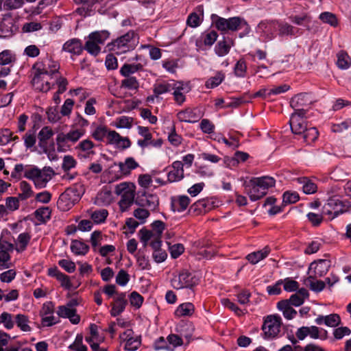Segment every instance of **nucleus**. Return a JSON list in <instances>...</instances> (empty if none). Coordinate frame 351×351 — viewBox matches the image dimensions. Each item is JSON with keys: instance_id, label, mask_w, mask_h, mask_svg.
I'll use <instances>...</instances> for the list:
<instances>
[{"instance_id": "obj_45", "label": "nucleus", "mask_w": 351, "mask_h": 351, "mask_svg": "<svg viewBox=\"0 0 351 351\" xmlns=\"http://www.w3.org/2000/svg\"><path fill=\"white\" fill-rule=\"evenodd\" d=\"M319 132L316 128L312 127L310 128H306L305 132L302 134V136L304 141L307 144H311L315 141L318 138Z\"/></svg>"}, {"instance_id": "obj_8", "label": "nucleus", "mask_w": 351, "mask_h": 351, "mask_svg": "<svg viewBox=\"0 0 351 351\" xmlns=\"http://www.w3.org/2000/svg\"><path fill=\"white\" fill-rule=\"evenodd\" d=\"M194 330L192 322L188 319H177V347L189 344Z\"/></svg>"}, {"instance_id": "obj_13", "label": "nucleus", "mask_w": 351, "mask_h": 351, "mask_svg": "<svg viewBox=\"0 0 351 351\" xmlns=\"http://www.w3.org/2000/svg\"><path fill=\"white\" fill-rule=\"evenodd\" d=\"M344 207L345 206L340 199L333 197L328 199L324 204L322 213L330 215L332 217V219H334L345 211Z\"/></svg>"}, {"instance_id": "obj_63", "label": "nucleus", "mask_w": 351, "mask_h": 351, "mask_svg": "<svg viewBox=\"0 0 351 351\" xmlns=\"http://www.w3.org/2000/svg\"><path fill=\"white\" fill-rule=\"evenodd\" d=\"M250 158L249 154L247 152L237 151L232 159H230V162L232 163V166H237L239 162H245Z\"/></svg>"}, {"instance_id": "obj_14", "label": "nucleus", "mask_w": 351, "mask_h": 351, "mask_svg": "<svg viewBox=\"0 0 351 351\" xmlns=\"http://www.w3.org/2000/svg\"><path fill=\"white\" fill-rule=\"evenodd\" d=\"M53 313L54 305L51 302L43 304L40 313L42 317V324L44 326H52L60 322L58 317L53 315Z\"/></svg>"}, {"instance_id": "obj_42", "label": "nucleus", "mask_w": 351, "mask_h": 351, "mask_svg": "<svg viewBox=\"0 0 351 351\" xmlns=\"http://www.w3.org/2000/svg\"><path fill=\"white\" fill-rule=\"evenodd\" d=\"M224 78V73L222 71H217L215 76L210 77L206 80L205 86L207 88H214L218 86L223 81Z\"/></svg>"}, {"instance_id": "obj_47", "label": "nucleus", "mask_w": 351, "mask_h": 351, "mask_svg": "<svg viewBox=\"0 0 351 351\" xmlns=\"http://www.w3.org/2000/svg\"><path fill=\"white\" fill-rule=\"evenodd\" d=\"M300 183L303 184V192L306 194H313L317 191V185L306 177L298 178Z\"/></svg>"}, {"instance_id": "obj_21", "label": "nucleus", "mask_w": 351, "mask_h": 351, "mask_svg": "<svg viewBox=\"0 0 351 351\" xmlns=\"http://www.w3.org/2000/svg\"><path fill=\"white\" fill-rule=\"evenodd\" d=\"M127 300L125 299V293H117L114 302L111 304L112 308L110 310V315L112 317H117L123 313L127 305Z\"/></svg>"}, {"instance_id": "obj_29", "label": "nucleus", "mask_w": 351, "mask_h": 351, "mask_svg": "<svg viewBox=\"0 0 351 351\" xmlns=\"http://www.w3.org/2000/svg\"><path fill=\"white\" fill-rule=\"evenodd\" d=\"M231 43L232 40L230 38L223 37V39L219 40L215 46V53L219 57L227 55L230 52Z\"/></svg>"}, {"instance_id": "obj_60", "label": "nucleus", "mask_w": 351, "mask_h": 351, "mask_svg": "<svg viewBox=\"0 0 351 351\" xmlns=\"http://www.w3.org/2000/svg\"><path fill=\"white\" fill-rule=\"evenodd\" d=\"M84 49L86 50L90 54L96 56L100 53L101 47L97 43L88 38Z\"/></svg>"}, {"instance_id": "obj_11", "label": "nucleus", "mask_w": 351, "mask_h": 351, "mask_svg": "<svg viewBox=\"0 0 351 351\" xmlns=\"http://www.w3.org/2000/svg\"><path fill=\"white\" fill-rule=\"evenodd\" d=\"M52 80L50 75L41 71L39 66L35 69L32 83L36 90L41 92H47L51 89V85L53 84Z\"/></svg>"}, {"instance_id": "obj_23", "label": "nucleus", "mask_w": 351, "mask_h": 351, "mask_svg": "<svg viewBox=\"0 0 351 351\" xmlns=\"http://www.w3.org/2000/svg\"><path fill=\"white\" fill-rule=\"evenodd\" d=\"M330 266V261L327 259H319L310 265L309 270H314L315 277H322L328 273Z\"/></svg>"}, {"instance_id": "obj_12", "label": "nucleus", "mask_w": 351, "mask_h": 351, "mask_svg": "<svg viewBox=\"0 0 351 351\" xmlns=\"http://www.w3.org/2000/svg\"><path fill=\"white\" fill-rule=\"evenodd\" d=\"M141 242L144 247L149 245L154 250L160 248L161 237L145 228L141 229L138 232Z\"/></svg>"}, {"instance_id": "obj_35", "label": "nucleus", "mask_w": 351, "mask_h": 351, "mask_svg": "<svg viewBox=\"0 0 351 351\" xmlns=\"http://www.w3.org/2000/svg\"><path fill=\"white\" fill-rule=\"evenodd\" d=\"M195 306L192 302H184L177 306L178 317H191L195 312Z\"/></svg>"}, {"instance_id": "obj_59", "label": "nucleus", "mask_w": 351, "mask_h": 351, "mask_svg": "<svg viewBox=\"0 0 351 351\" xmlns=\"http://www.w3.org/2000/svg\"><path fill=\"white\" fill-rule=\"evenodd\" d=\"M141 344V338L136 335L130 340L124 343V349L127 351H135Z\"/></svg>"}, {"instance_id": "obj_18", "label": "nucleus", "mask_w": 351, "mask_h": 351, "mask_svg": "<svg viewBox=\"0 0 351 351\" xmlns=\"http://www.w3.org/2000/svg\"><path fill=\"white\" fill-rule=\"evenodd\" d=\"M57 314L60 317L68 318L73 324H77L80 322V316L71 304L58 306Z\"/></svg>"}, {"instance_id": "obj_3", "label": "nucleus", "mask_w": 351, "mask_h": 351, "mask_svg": "<svg viewBox=\"0 0 351 351\" xmlns=\"http://www.w3.org/2000/svg\"><path fill=\"white\" fill-rule=\"evenodd\" d=\"M135 185L130 182H121L115 186L114 193L117 195L121 196L119 206L122 213L128 210L133 204L135 197Z\"/></svg>"}, {"instance_id": "obj_30", "label": "nucleus", "mask_w": 351, "mask_h": 351, "mask_svg": "<svg viewBox=\"0 0 351 351\" xmlns=\"http://www.w3.org/2000/svg\"><path fill=\"white\" fill-rule=\"evenodd\" d=\"M112 199V192L107 189H104L97 193L95 204L98 206H107L111 204Z\"/></svg>"}, {"instance_id": "obj_36", "label": "nucleus", "mask_w": 351, "mask_h": 351, "mask_svg": "<svg viewBox=\"0 0 351 351\" xmlns=\"http://www.w3.org/2000/svg\"><path fill=\"white\" fill-rule=\"evenodd\" d=\"M59 64L51 60H49L47 63H45L43 67H40V70L49 74L52 79L59 74Z\"/></svg>"}, {"instance_id": "obj_64", "label": "nucleus", "mask_w": 351, "mask_h": 351, "mask_svg": "<svg viewBox=\"0 0 351 351\" xmlns=\"http://www.w3.org/2000/svg\"><path fill=\"white\" fill-rule=\"evenodd\" d=\"M69 348L74 351H87V347L83 344V336L77 334L74 342L69 346Z\"/></svg>"}, {"instance_id": "obj_52", "label": "nucleus", "mask_w": 351, "mask_h": 351, "mask_svg": "<svg viewBox=\"0 0 351 351\" xmlns=\"http://www.w3.org/2000/svg\"><path fill=\"white\" fill-rule=\"evenodd\" d=\"M142 69L141 64H125L120 69L121 74L124 77H130L131 74H133Z\"/></svg>"}, {"instance_id": "obj_27", "label": "nucleus", "mask_w": 351, "mask_h": 351, "mask_svg": "<svg viewBox=\"0 0 351 351\" xmlns=\"http://www.w3.org/2000/svg\"><path fill=\"white\" fill-rule=\"evenodd\" d=\"M304 94H298L291 101V106L295 108L294 112L292 113L291 116H296L300 119H304L306 117V110L303 108H299V107L303 105Z\"/></svg>"}, {"instance_id": "obj_17", "label": "nucleus", "mask_w": 351, "mask_h": 351, "mask_svg": "<svg viewBox=\"0 0 351 351\" xmlns=\"http://www.w3.org/2000/svg\"><path fill=\"white\" fill-rule=\"evenodd\" d=\"M241 28H244V31L245 32V34H248L250 31V27L244 19L239 16H234L226 19V32H234Z\"/></svg>"}, {"instance_id": "obj_2", "label": "nucleus", "mask_w": 351, "mask_h": 351, "mask_svg": "<svg viewBox=\"0 0 351 351\" xmlns=\"http://www.w3.org/2000/svg\"><path fill=\"white\" fill-rule=\"evenodd\" d=\"M85 134V128H77L74 126L66 133L60 132L56 138L58 152H66L71 150L73 145Z\"/></svg>"}, {"instance_id": "obj_33", "label": "nucleus", "mask_w": 351, "mask_h": 351, "mask_svg": "<svg viewBox=\"0 0 351 351\" xmlns=\"http://www.w3.org/2000/svg\"><path fill=\"white\" fill-rule=\"evenodd\" d=\"M191 90L189 82L177 81V105H181L185 101V94Z\"/></svg>"}, {"instance_id": "obj_6", "label": "nucleus", "mask_w": 351, "mask_h": 351, "mask_svg": "<svg viewBox=\"0 0 351 351\" xmlns=\"http://www.w3.org/2000/svg\"><path fill=\"white\" fill-rule=\"evenodd\" d=\"M136 40L134 32H128L119 37L112 43L108 44V49L117 54H123L133 50L136 46Z\"/></svg>"}, {"instance_id": "obj_48", "label": "nucleus", "mask_w": 351, "mask_h": 351, "mask_svg": "<svg viewBox=\"0 0 351 351\" xmlns=\"http://www.w3.org/2000/svg\"><path fill=\"white\" fill-rule=\"evenodd\" d=\"M109 32L108 31H99L95 32L89 34L88 38L95 41L99 45H102L109 37Z\"/></svg>"}, {"instance_id": "obj_62", "label": "nucleus", "mask_w": 351, "mask_h": 351, "mask_svg": "<svg viewBox=\"0 0 351 351\" xmlns=\"http://www.w3.org/2000/svg\"><path fill=\"white\" fill-rule=\"evenodd\" d=\"M284 290L287 292L296 291L299 288V283L296 280H293L291 278H286L282 279Z\"/></svg>"}, {"instance_id": "obj_34", "label": "nucleus", "mask_w": 351, "mask_h": 351, "mask_svg": "<svg viewBox=\"0 0 351 351\" xmlns=\"http://www.w3.org/2000/svg\"><path fill=\"white\" fill-rule=\"evenodd\" d=\"M275 22H278V20L262 21L258 24V27L267 34L269 39L274 38L276 36V32H278V29L273 27L274 25H271Z\"/></svg>"}, {"instance_id": "obj_49", "label": "nucleus", "mask_w": 351, "mask_h": 351, "mask_svg": "<svg viewBox=\"0 0 351 351\" xmlns=\"http://www.w3.org/2000/svg\"><path fill=\"white\" fill-rule=\"evenodd\" d=\"M121 87L129 90H137L139 87V82L135 77H125L121 81Z\"/></svg>"}, {"instance_id": "obj_31", "label": "nucleus", "mask_w": 351, "mask_h": 351, "mask_svg": "<svg viewBox=\"0 0 351 351\" xmlns=\"http://www.w3.org/2000/svg\"><path fill=\"white\" fill-rule=\"evenodd\" d=\"M270 252V248L268 246L265 247L261 250L252 252L247 255V260L252 265L258 263L260 261L265 258Z\"/></svg>"}, {"instance_id": "obj_25", "label": "nucleus", "mask_w": 351, "mask_h": 351, "mask_svg": "<svg viewBox=\"0 0 351 351\" xmlns=\"http://www.w3.org/2000/svg\"><path fill=\"white\" fill-rule=\"evenodd\" d=\"M154 348L156 350H167L168 351H173L176 348V335H169L167 339L162 337L158 338L154 343Z\"/></svg>"}, {"instance_id": "obj_7", "label": "nucleus", "mask_w": 351, "mask_h": 351, "mask_svg": "<svg viewBox=\"0 0 351 351\" xmlns=\"http://www.w3.org/2000/svg\"><path fill=\"white\" fill-rule=\"evenodd\" d=\"M199 276L195 272L184 269L179 273L178 285L180 287H177V290L186 289L187 297L186 298H194L195 295L194 287L199 284Z\"/></svg>"}, {"instance_id": "obj_56", "label": "nucleus", "mask_w": 351, "mask_h": 351, "mask_svg": "<svg viewBox=\"0 0 351 351\" xmlns=\"http://www.w3.org/2000/svg\"><path fill=\"white\" fill-rule=\"evenodd\" d=\"M104 238H106V237L104 235L101 231L95 230L92 232L90 242L94 250H96L97 247L101 245Z\"/></svg>"}, {"instance_id": "obj_22", "label": "nucleus", "mask_w": 351, "mask_h": 351, "mask_svg": "<svg viewBox=\"0 0 351 351\" xmlns=\"http://www.w3.org/2000/svg\"><path fill=\"white\" fill-rule=\"evenodd\" d=\"M204 19V7L202 5H197L195 10L187 17L186 25L191 27H199Z\"/></svg>"}, {"instance_id": "obj_4", "label": "nucleus", "mask_w": 351, "mask_h": 351, "mask_svg": "<svg viewBox=\"0 0 351 351\" xmlns=\"http://www.w3.org/2000/svg\"><path fill=\"white\" fill-rule=\"evenodd\" d=\"M83 192L82 184H75L67 189L58 200V208L63 211L69 210L80 199Z\"/></svg>"}, {"instance_id": "obj_24", "label": "nucleus", "mask_w": 351, "mask_h": 351, "mask_svg": "<svg viewBox=\"0 0 351 351\" xmlns=\"http://www.w3.org/2000/svg\"><path fill=\"white\" fill-rule=\"evenodd\" d=\"M62 50L73 56H79L84 50L81 40L71 38L67 40L62 46Z\"/></svg>"}, {"instance_id": "obj_61", "label": "nucleus", "mask_w": 351, "mask_h": 351, "mask_svg": "<svg viewBox=\"0 0 351 351\" xmlns=\"http://www.w3.org/2000/svg\"><path fill=\"white\" fill-rule=\"evenodd\" d=\"M300 199L299 194L295 192L286 191L282 195V203L286 206L288 204H291L297 202Z\"/></svg>"}, {"instance_id": "obj_55", "label": "nucleus", "mask_w": 351, "mask_h": 351, "mask_svg": "<svg viewBox=\"0 0 351 351\" xmlns=\"http://www.w3.org/2000/svg\"><path fill=\"white\" fill-rule=\"evenodd\" d=\"M15 60V55L10 50L5 49L0 53V65L10 64Z\"/></svg>"}, {"instance_id": "obj_53", "label": "nucleus", "mask_w": 351, "mask_h": 351, "mask_svg": "<svg viewBox=\"0 0 351 351\" xmlns=\"http://www.w3.org/2000/svg\"><path fill=\"white\" fill-rule=\"evenodd\" d=\"M319 19L324 23H328L332 27L338 25V20L335 14L329 12H324L319 14Z\"/></svg>"}, {"instance_id": "obj_51", "label": "nucleus", "mask_w": 351, "mask_h": 351, "mask_svg": "<svg viewBox=\"0 0 351 351\" xmlns=\"http://www.w3.org/2000/svg\"><path fill=\"white\" fill-rule=\"evenodd\" d=\"M211 24L220 32H226V19L221 17L216 14L210 16Z\"/></svg>"}, {"instance_id": "obj_57", "label": "nucleus", "mask_w": 351, "mask_h": 351, "mask_svg": "<svg viewBox=\"0 0 351 351\" xmlns=\"http://www.w3.org/2000/svg\"><path fill=\"white\" fill-rule=\"evenodd\" d=\"M150 213L149 211L144 208L138 207L133 211V215L138 219L141 224H143L146 222L147 219L149 217Z\"/></svg>"}, {"instance_id": "obj_1", "label": "nucleus", "mask_w": 351, "mask_h": 351, "mask_svg": "<svg viewBox=\"0 0 351 351\" xmlns=\"http://www.w3.org/2000/svg\"><path fill=\"white\" fill-rule=\"evenodd\" d=\"M276 180L270 176L252 178L243 183L244 191L252 202L257 201L267 195L269 188L275 186Z\"/></svg>"}, {"instance_id": "obj_37", "label": "nucleus", "mask_w": 351, "mask_h": 351, "mask_svg": "<svg viewBox=\"0 0 351 351\" xmlns=\"http://www.w3.org/2000/svg\"><path fill=\"white\" fill-rule=\"evenodd\" d=\"M89 215L95 223L100 224L106 221L108 216V211L105 208H101L90 211Z\"/></svg>"}, {"instance_id": "obj_50", "label": "nucleus", "mask_w": 351, "mask_h": 351, "mask_svg": "<svg viewBox=\"0 0 351 351\" xmlns=\"http://www.w3.org/2000/svg\"><path fill=\"white\" fill-rule=\"evenodd\" d=\"M95 147L94 143L89 140L85 139L82 141L77 146L76 149L84 152L86 154L89 155L93 154V148Z\"/></svg>"}, {"instance_id": "obj_58", "label": "nucleus", "mask_w": 351, "mask_h": 351, "mask_svg": "<svg viewBox=\"0 0 351 351\" xmlns=\"http://www.w3.org/2000/svg\"><path fill=\"white\" fill-rule=\"evenodd\" d=\"M133 118L127 116H121L116 119L114 125L117 128L130 129L132 126Z\"/></svg>"}, {"instance_id": "obj_10", "label": "nucleus", "mask_w": 351, "mask_h": 351, "mask_svg": "<svg viewBox=\"0 0 351 351\" xmlns=\"http://www.w3.org/2000/svg\"><path fill=\"white\" fill-rule=\"evenodd\" d=\"M217 206L218 202L215 197H206L193 204L189 209V213L193 215H204Z\"/></svg>"}, {"instance_id": "obj_54", "label": "nucleus", "mask_w": 351, "mask_h": 351, "mask_svg": "<svg viewBox=\"0 0 351 351\" xmlns=\"http://www.w3.org/2000/svg\"><path fill=\"white\" fill-rule=\"evenodd\" d=\"M15 322L17 326L24 332L31 330V327L29 326V320L26 315L23 314H18L15 317Z\"/></svg>"}, {"instance_id": "obj_16", "label": "nucleus", "mask_w": 351, "mask_h": 351, "mask_svg": "<svg viewBox=\"0 0 351 351\" xmlns=\"http://www.w3.org/2000/svg\"><path fill=\"white\" fill-rule=\"evenodd\" d=\"M17 30L14 19L11 16H5L0 23V38H10Z\"/></svg>"}, {"instance_id": "obj_38", "label": "nucleus", "mask_w": 351, "mask_h": 351, "mask_svg": "<svg viewBox=\"0 0 351 351\" xmlns=\"http://www.w3.org/2000/svg\"><path fill=\"white\" fill-rule=\"evenodd\" d=\"M71 250L75 255L84 256L88 253L89 247L81 241L74 240L71 244Z\"/></svg>"}, {"instance_id": "obj_26", "label": "nucleus", "mask_w": 351, "mask_h": 351, "mask_svg": "<svg viewBox=\"0 0 351 351\" xmlns=\"http://www.w3.org/2000/svg\"><path fill=\"white\" fill-rule=\"evenodd\" d=\"M201 118L199 110L197 109L186 108L177 112V119L180 121L195 123Z\"/></svg>"}, {"instance_id": "obj_40", "label": "nucleus", "mask_w": 351, "mask_h": 351, "mask_svg": "<svg viewBox=\"0 0 351 351\" xmlns=\"http://www.w3.org/2000/svg\"><path fill=\"white\" fill-rule=\"evenodd\" d=\"M174 87L175 83L173 81H172L171 83L166 81H162L158 82L154 85V92L156 95H161L174 90Z\"/></svg>"}, {"instance_id": "obj_44", "label": "nucleus", "mask_w": 351, "mask_h": 351, "mask_svg": "<svg viewBox=\"0 0 351 351\" xmlns=\"http://www.w3.org/2000/svg\"><path fill=\"white\" fill-rule=\"evenodd\" d=\"M247 64L244 58H240L234 66V74L237 77H245L247 73Z\"/></svg>"}, {"instance_id": "obj_43", "label": "nucleus", "mask_w": 351, "mask_h": 351, "mask_svg": "<svg viewBox=\"0 0 351 351\" xmlns=\"http://www.w3.org/2000/svg\"><path fill=\"white\" fill-rule=\"evenodd\" d=\"M165 239L169 246L171 257L176 258L175 232L173 229L167 231L165 234Z\"/></svg>"}, {"instance_id": "obj_46", "label": "nucleus", "mask_w": 351, "mask_h": 351, "mask_svg": "<svg viewBox=\"0 0 351 351\" xmlns=\"http://www.w3.org/2000/svg\"><path fill=\"white\" fill-rule=\"evenodd\" d=\"M51 210L49 207H41L36 210L34 215L40 222L45 223L51 217Z\"/></svg>"}, {"instance_id": "obj_32", "label": "nucleus", "mask_w": 351, "mask_h": 351, "mask_svg": "<svg viewBox=\"0 0 351 351\" xmlns=\"http://www.w3.org/2000/svg\"><path fill=\"white\" fill-rule=\"evenodd\" d=\"M31 235L28 232L21 233L14 241L15 250L17 252L25 251L30 241Z\"/></svg>"}, {"instance_id": "obj_39", "label": "nucleus", "mask_w": 351, "mask_h": 351, "mask_svg": "<svg viewBox=\"0 0 351 351\" xmlns=\"http://www.w3.org/2000/svg\"><path fill=\"white\" fill-rule=\"evenodd\" d=\"M53 135L52 129L48 126L43 127L38 134V144L40 147H44L47 145V141L51 138Z\"/></svg>"}, {"instance_id": "obj_20", "label": "nucleus", "mask_w": 351, "mask_h": 351, "mask_svg": "<svg viewBox=\"0 0 351 351\" xmlns=\"http://www.w3.org/2000/svg\"><path fill=\"white\" fill-rule=\"evenodd\" d=\"M218 34L215 30L204 32L195 40V46L202 49L204 46L211 47L217 40Z\"/></svg>"}, {"instance_id": "obj_9", "label": "nucleus", "mask_w": 351, "mask_h": 351, "mask_svg": "<svg viewBox=\"0 0 351 351\" xmlns=\"http://www.w3.org/2000/svg\"><path fill=\"white\" fill-rule=\"evenodd\" d=\"M282 319L280 315H268L264 320L261 329L263 331V337L265 339L275 338L280 332Z\"/></svg>"}, {"instance_id": "obj_19", "label": "nucleus", "mask_w": 351, "mask_h": 351, "mask_svg": "<svg viewBox=\"0 0 351 351\" xmlns=\"http://www.w3.org/2000/svg\"><path fill=\"white\" fill-rule=\"evenodd\" d=\"M271 25H274L273 27L278 29L277 34L281 38L295 36L299 32L298 27H293L285 21H278Z\"/></svg>"}, {"instance_id": "obj_5", "label": "nucleus", "mask_w": 351, "mask_h": 351, "mask_svg": "<svg viewBox=\"0 0 351 351\" xmlns=\"http://www.w3.org/2000/svg\"><path fill=\"white\" fill-rule=\"evenodd\" d=\"M54 171L50 167H45L43 169L33 167L27 169L25 171L24 176L33 181L36 189H41L46 187L47 183L51 180Z\"/></svg>"}, {"instance_id": "obj_28", "label": "nucleus", "mask_w": 351, "mask_h": 351, "mask_svg": "<svg viewBox=\"0 0 351 351\" xmlns=\"http://www.w3.org/2000/svg\"><path fill=\"white\" fill-rule=\"evenodd\" d=\"M289 123L292 132L297 135L302 136L307 128L305 121L296 116H291Z\"/></svg>"}, {"instance_id": "obj_15", "label": "nucleus", "mask_w": 351, "mask_h": 351, "mask_svg": "<svg viewBox=\"0 0 351 351\" xmlns=\"http://www.w3.org/2000/svg\"><path fill=\"white\" fill-rule=\"evenodd\" d=\"M114 166H118L119 174L116 175L117 179L122 178L124 176H128L131 173V171L136 169L139 165L132 157H128L125 159L123 162L114 163Z\"/></svg>"}, {"instance_id": "obj_41", "label": "nucleus", "mask_w": 351, "mask_h": 351, "mask_svg": "<svg viewBox=\"0 0 351 351\" xmlns=\"http://www.w3.org/2000/svg\"><path fill=\"white\" fill-rule=\"evenodd\" d=\"M19 187L21 193L19 194L18 197L21 200H26L34 195V193L31 185L26 181L21 182Z\"/></svg>"}]
</instances>
